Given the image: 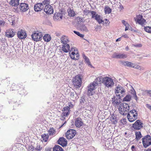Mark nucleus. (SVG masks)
<instances>
[{
    "mask_svg": "<svg viewBox=\"0 0 151 151\" xmlns=\"http://www.w3.org/2000/svg\"><path fill=\"white\" fill-rule=\"evenodd\" d=\"M133 65H134V63H132L130 62H128L127 65V66L133 68Z\"/></svg>",
    "mask_w": 151,
    "mask_h": 151,
    "instance_id": "obj_48",
    "label": "nucleus"
},
{
    "mask_svg": "<svg viewBox=\"0 0 151 151\" xmlns=\"http://www.w3.org/2000/svg\"><path fill=\"white\" fill-rule=\"evenodd\" d=\"M73 85L76 88H80L81 85L82 79L80 75H78L73 79Z\"/></svg>",
    "mask_w": 151,
    "mask_h": 151,
    "instance_id": "obj_4",
    "label": "nucleus"
},
{
    "mask_svg": "<svg viewBox=\"0 0 151 151\" xmlns=\"http://www.w3.org/2000/svg\"><path fill=\"white\" fill-rule=\"evenodd\" d=\"M146 92H147V94L148 95L151 97V90H147L146 91Z\"/></svg>",
    "mask_w": 151,
    "mask_h": 151,
    "instance_id": "obj_55",
    "label": "nucleus"
},
{
    "mask_svg": "<svg viewBox=\"0 0 151 151\" xmlns=\"http://www.w3.org/2000/svg\"><path fill=\"white\" fill-rule=\"evenodd\" d=\"M136 17H134V18L135 21L136 22L143 18L142 16L140 14L137 15Z\"/></svg>",
    "mask_w": 151,
    "mask_h": 151,
    "instance_id": "obj_39",
    "label": "nucleus"
},
{
    "mask_svg": "<svg viewBox=\"0 0 151 151\" xmlns=\"http://www.w3.org/2000/svg\"><path fill=\"white\" fill-rule=\"evenodd\" d=\"M53 151H63V148L59 145H55L53 148Z\"/></svg>",
    "mask_w": 151,
    "mask_h": 151,
    "instance_id": "obj_28",
    "label": "nucleus"
},
{
    "mask_svg": "<svg viewBox=\"0 0 151 151\" xmlns=\"http://www.w3.org/2000/svg\"><path fill=\"white\" fill-rule=\"evenodd\" d=\"M102 77H98L93 82L90 83L87 87V94L88 96H90L93 95V91L95 87L97 85L102 83Z\"/></svg>",
    "mask_w": 151,
    "mask_h": 151,
    "instance_id": "obj_1",
    "label": "nucleus"
},
{
    "mask_svg": "<svg viewBox=\"0 0 151 151\" xmlns=\"http://www.w3.org/2000/svg\"><path fill=\"white\" fill-rule=\"evenodd\" d=\"M83 59L85 60H86V59H87V58H87L85 55V54H83Z\"/></svg>",
    "mask_w": 151,
    "mask_h": 151,
    "instance_id": "obj_60",
    "label": "nucleus"
},
{
    "mask_svg": "<svg viewBox=\"0 0 151 151\" xmlns=\"http://www.w3.org/2000/svg\"><path fill=\"white\" fill-rule=\"evenodd\" d=\"M58 143L63 147H64L66 145L67 141L64 137H60L58 141Z\"/></svg>",
    "mask_w": 151,
    "mask_h": 151,
    "instance_id": "obj_19",
    "label": "nucleus"
},
{
    "mask_svg": "<svg viewBox=\"0 0 151 151\" xmlns=\"http://www.w3.org/2000/svg\"><path fill=\"white\" fill-rule=\"evenodd\" d=\"M127 57V55L124 54L114 53L112 55V58H124Z\"/></svg>",
    "mask_w": 151,
    "mask_h": 151,
    "instance_id": "obj_17",
    "label": "nucleus"
},
{
    "mask_svg": "<svg viewBox=\"0 0 151 151\" xmlns=\"http://www.w3.org/2000/svg\"><path fill=\"white\" fill-rule=\"evenodd\" d=\"M131 93L133 95L136 94V92L134 89L132 88V89L131 90Z\"/></svg>",
    "mask_w": 151,
    "mask_h": 151,
    "instance_id": "obj_51",
    "label": "nucleus"
},
{
    "mask_svg": "<svg viewBox=\"0 0 151 151\" xmlns=\"http://www.w3.org/2000/svg\"><path fill=\"white\" fill-rule=\"evenodd\" d=\"M62 50L65 52H68L70 50V46L69 44H65L63 45Z\"/></svg>",
    "mask_w": 151,
    "mask_h": 151,
    "instance_id": "obj_22",
    "label": "nucleus"
},
{
    "mask_svg": "<svg viewBox=\"0 0 151 151\" xmlns=\"http://www.w3.org/2000/svg\"><path fill=\"white\" fill-rule=\"evenodd\" d=\"M16 32L14 29H10L7 30L6 32V36L9 38H12L15 35Z\"/></svg>",
    "mask_w": 151,
    "mask_h": 151,
    "instance_id": "obj_12",
    "label": "nucleus"
},
{
    "mask_svg": "<svg viewBox=\"0 0 151 151\" xmlns=\"http://www.w3.org/2000/svg\"><path fill=\"white\" fill-rule=\"evenodd\" d=\"M131 96L129 95H127L123 99L124 101H129L131 100Z\"/></svg>",
    "mask_w": 151,
    "mask_h": 151,
    "instance_id": "obj_31",
    "label": "nucleus"
},
{
    "mask_svg": "<svg viewBox=\"0 0 151 151\" xmlns=\"http://www.w3.org/2000/svg\"><path fill=\"white\" fill-rule=\"evenodd\" d=\"M28 150L29 151H33L35 150V147L32 146H29V147H28Z\"/></svg>",
    "mask_w": 151,
    "mask_h": 151,
    "instance_id": "obj_47",
    "label": "nucleus"
},
{
    "mask_svg": "<svg viewBox=\"0 0 151 151\" xmlns=\"http://www.w3.org/2000/svg\"><path fill=\"white\" fill-rule=\"evenodd\" d=\"M95 19L97 21L99 24H101L102 22L104 23V21L102 20V17L99 15H97Z\"/></svg>",
    "mask_w": 151,
    "mask_h": 151,
    "instance_id": "obj_27",
    "label": "nucleus"
},
{
    "mask_svg": "<svg viewBox=\"0 0 151 151\" xmlns=\"http://www.w3.org/2000/svg\"><path fill=\"white\" fill-rule=\"evenodd\" d=\"M106 21V22H105V23H106V24H109V21H107V19H105Z\"/></svg>",
    "mask_w": 151,
    "mask_h": 151,
    "instance_id": "obj_63",
    "label": "nucleus"
},
{
    "mask_svg": "<svg viewBox=\"0 0 151 151\" xmlns=\"http://www.w3.org/2000/svg\"><path fill=\"white\" fill-rule=\"evenodd\" d=\"M45 12L48 14H51L53 13V11L52 7L50 5L45 6L44 9Z\"/></svg>",
    "mask_w": 151,
    "mask_h": 151,
    "instance_id": "obj_16",
    "label": "nucleus"
},
{
    "mask_svg": "<svg viewBox=\"0 0 151 151\" xmlns=\"http://www.w3.org/2000/svg\"><path fill=\"white\" fill-rule=\"evenodd\" d=\"M105 13L106 14H109L111 12V9L108 6H106L104 9Z\"/></svg>",
    "mask_w": 151,
    "mask_h": 151,
    "instance_id": "obj_32",
    "label": "nucleus"
},
{
    "mask_svg": "<svg viewBox=\"0 0 151 151\" xmlns=\"http://www.w3.org/2000/svg\"><path fill=\"white\" fill-rule=\"evenodd\" d=\"M19 8L22 12H25L29 9L28 5L25 3H21L20 4Z\"/></svg>",
    "mask_w": 151,
    "mask_h": 151,
    "instance_id": "obj_14",
    "label": "nucleus"
},
{
    "mask_svg": "<svg viewBox=\"0 0 151 151\" xmlns=\"http://www.w3.org/2000/svg\"><path fill=\"white\" fill-rule=\"evenodd\" d=\"M70 107L69 106L64 107L63 108L62 111H63L62 116V119H65V117L68 116L70 113Z\"/></svg>",
    "mask_w": 151,
    "mask_h": 151,
    "instance_id": "obj_13",
    "label": "nucleus"
},
{
    "mask_svg": "<svg viewBox=\"0 0 151 151\" xmlns=\"http://www.w3.org/2000/svg\"><path fill=\"white\" fill-rule=\"evenodd\" d=\"M76 93H75L73 92H71L70 96L71 97H73L74 99L75 98H76Z\"/></svg>",
    "mask_w": 151,
    "mask_h": 151,
    "instance_id": "obj_52",
    "label": "nucleus"
},
{
    "mask_svg": "<svg viewBox=\"0 0 151 151\" xmlns=\"http://www.w3.org/2000/svg\"><path fill=\"white\" fill-rule=\"evenodd\" d=\"M128 62V61H123L122 62V64L124 66H127Z\"/></svg>",
    "mask_w": 151,
    "mask_h": 151,
    "instance_id": "obj_56",
    "label": "nucleus"
},
{
    "mask_svg": "<svg viewBox=\"0 0 151 151\" xmlns=\"http://www.w3.org/2000/svg\"><path fill=\"white\" fill-rule=\"evenodd\" d=\"M145 30L148 33H151V27L147 26L144 27Z\"/></svg>",
    "mask_w": 151,
    "mask_h": 151,
    "instance_id": "obj_41",
    "label": "nucleus"
},
{
    "mask_svg": "<svg viewBox=\"0 0 151 151\" xmlns=\"http://www.w3.org/2000/svg\"><path fill=\"white\" fill-rule=\"evenodd\" d=\"M49 135L52 136L55 133V131L54 129L53 128H50L48 131Z\"/></svg>",
    "mask_w": 151,
    "mask_h": 151,
    "instance_id": "obj_30",
    "label": "nucleus"
},
{
    "mask_svg": "<svg viewBox=\"0 0 151 151\" xmlns=\"http://www.w3.org/2000/svg\"><path fill=\"white\" fill-rule=\"evenodd\" d=\"M133 98L137 101V99H138V97L136 95V94L133 95Z\"/></svg>",
    "mask_w": 151,
    "mask_h": 151,
    "instance_id": "obj_57",
    "label": "nucleus"
},
{
    "mask_svg": "<svg viewBox=\"0 0 151 151\" xmlns=\"http://www.w3.org/2000/svg\"><path fill=\"white\" fill-rule=\"evenodd\" d=\"M60 40L61 42L63 45L67 44L69 41L68 37L65 36H62L60 38Z\"/></svg>",
    "mask_w": 151,
    "mask_h": 151,
    "instance_id": "obj_24",
    "label": "nucleus"
},
{
    "mask_svg": "<svg viewBox=\"0 0 151 151\" xmlns=\"http://www.w3.org/2000/svg\"><path fill=\"white\" fill-rule=\"evenodd\" d=\"M122 23L125 26H129V24L127 22H125L124 20H122Z\"/></svg>",
    "mask_w": 151,
    "mask_h": 151,
    "instance_id": "obj_50",
    "label": "nucleus"
},
{
    "mask_svg": "<svg viewBox=\"0 0 151 151\" xmlns=\"http://www.w3.org/2000/svg\"><path fill=\"white\" fill-rule=\"evenodd\" d=\"M42 4L43 5H45V6H47V5H50V2L48 0H45L42 2Z\"/></svg>",
    "mask_w": 151,
    "mask_h": 151,
    "instance_id": "obj_42",
    "label": "nucleus"
},
{
    "mask_svg": "<svg viewBox=\"0 0 151 151\" xmlns=\"http://www.w3.org/2000/svg\"><path fill=\"white\" fill-rule=\"evenodd\" d=\"M85 61L87 63V64L88 65L91 66L89 60L88 58H87L86 60H85Z\"/></svg>",
    "mask_w": 151,
    "mask_h": 151,
    "instance_id": "obj_54",
    "label": "nucleus"
},
{
    "mask_svg": "<svg viewBox=\"0 0 151 151\" xmlns=\"http://www.w3.org/2000/svg\"><path fill=\"white\" fill-rule=\"evenodd\" d=\"M136 139L137 140L139 139L142 137V136L140 132H136L135 133Z\"/></svg>",
    "mask_w": 151,
    "mask_h": 151,
    "instance_id": "obj_33",
    "label": "nucleus"
},
{
    "mask_svg": "<svg viewBox=\"0 0 151 151\" xmlns=\"http://www.w3.org/2000/svg\"><path fill=\"white\" fill-rule=\"evenodd\" d=\"M68 15L71 17H73L74 16L75 13L74 11L70 8L68 9Z\"/></svg>",
    "mask_w": 151,
    "mask_h": 151,
    "instance_id": "obj_35",
    "label": "nucleus"
},
{
    "mask_svg": "<svg viewBox=\"0 0 151 151\" xmlns=\"http://www.w3.org/2000/svg\"><path fill=\"white\" fill-rule=\"evenodd\" d=\"M142 142L144 147H147L151 145V137L147 135L142 139Z\"/></svg>",
    "mask_w": 151,
    "mask_h": 151,
    "instance_id": "obj_7",
    "label": "nucleus"
},
{
    "mask_svg": "<svg viewBox=\"0 0 151 151\" xmlns=\"http://www.w3.org/2000/svg\"><path fill=\"white\" fill-rule=\"evenodd\" d=\"M80 29L81 30L85 32H87L88 31V30L87 28L85 25H83L81 26L80 27Z\"/></svg>",
    "mask_w": 151,
    "mask_h": 151,
    "instance_id": "obj_36",
    "label": "nucleus"
},
{
    "mask_svg": "<svg viewBox=\"0 0 151 151\" xmlns=\"http://www.w3.org/2000/svg\"><path fill=\"white\" fill-rule=\"evenodd\" d=\"M83 59L85 60H86V59H87V58H87L85 55V54H83Z\"/></svg>",
    "mask_w": 151,
    "mask_h": 151,
    "instance_id": "obj_59",
    "label": "nucleus"
},
{
    "mask_svg": "<svg viewBox=\"0 0 151 151\" xmlns=\"http://www.w3.org/2000/svg\"><path fill=\"white\" fill-rule=\"evenodd\" d=\"M138 116L137 111L134 109L130 110L128 113L127 118L128 120L132 122L137 119Z\"/></svg>",
    "mask_w": 151,
    "mask_h": 151,
    "instance_id": "obj_3",
    "label": "nucleus"
},
{
    "mask_svg": "<svg viewBox=\"0 0 151 151\" xmlns=\"http://www.w3.org/2000/svg\"><path fill=\"white\" fill-rule=\"evenodd\" d=\"M73 50L74 51H76V48L75 47H74V48L71 47L70 51H73Z\"/></svg>",
    "mask_w": 151,
    "mask_h": 151,
    "instance_id": "obj_61",
    "label": "nucleus"
},
{
    "mask_svg": "<svg viewBox=\"0 0 151 151\" xmlns=\"http://www.w3.org/2000/svg\"><path fill=\"white\" fill-rule=\"evenodd\" d=\"M122 96L119 94L116 95L112 99L113 104L115 106H117L120 104V99Z\"/></svg>",
    "mask_w": 151,
    "mask_h": 151,
    "instance_id": "obj_11",
    "label": "nucleus"
},
{
    "mask_svg": "<svg viewBox=\"0 0 151 151\" xmlns=\"http://www.w3.org/2000/svg\"><path fill=\"white\" fill-rule=\"evenodd\" d=\"M85 14H88V13H90L92 15V18L95 19L97 15H99L96 14V13L93 11H89L88 10H84V11Z\"/></svg>",
    "mask_w": 151,
    "mask_h": 151,
    "instance_id": "obj_21",
    "label": "nucleus"
},
{
    "mask_svg": "<svg viewBox=\"0 0 151 151\" xmlns=\"http://www.w3.org/2000/svg\"><path fill=\"white\" fill-rule=\"evenodd\" d=\"M44 8V6L42 3H39L36 4L34 6V9L36 12L41 11Z\"/></svg>",
    "mask_w": 151,
    "mask_h": 151,
    "instance_id": "obj_20",
    "label": "nucleus"
},
{
    "mask_svg": "<svg viewBox=\"0 0 151 151\" xmlns=\"http://www.w3.org/2000/svg\"><path fill=\"white\" fill-rule=\"evenodd\" d=\"M18 37L20 39H25L27 37V34L25 31L21 29L19 31L18 33Z\"/></svg>",
    "mask_w": 151,
    "mask_h": 151,
    "instance_id": "obj_15",
    "label": "nucleus"
},
{
    "mask_svg": "<svg viewBox=\"0 0 151 151\" xmlns=\"http://www.w3.org/2000/svg\"><path fill=\"white\" fill-rule=\"evenodd\" d=\"M75 125L77 127L79 128L83 125V122L80 118H77L75 119Z\"/></svg>",
    "mask_w": 151,
    "mask_h": 151,
    "instance_id": "obj_18",
    "label": "nucleus"
},
{
    "mask_svg": "<svg viewBox=\"0 0 151 151\" xmlns=\"http://www.w3.org/2000/svg\"><path fill=\"white\" fill-rule=\"evenodd\" d=\"M122 37H124V38H129L128 36L126 34H125L123 35L122 36Z\"/></svg>",
    "mask_w": 151,
    "mask_h": 151,
    "instance_id": "obj_58",
    "label": "nucleus"
},
{
    "mask_svg": "<svg viewBox=\"0 0 151 151\" xmlns=\"http://www.w3.org/2000/svg\"><path fill=\"white\" fill-rule=\"evenodd\" d=\"M63 18L62 14L60 12L56 13L55 14L54 18L57 19H61Z\"/></svg>",
    "mask_w": 151,
    "mask_h": 151,
    "instance_id": "obj_25",
    "label": "nucleus"
},
{
    "mask_svg": "<svg viewBox=\"0 0 151 151\" xmlns=\"http://www.w3.org/2000/svg\"><path fill=\"white\" fill-rule=\"evenodd\" d=\"M42 137L44 141L46 142L48 139L49 135L47 134H44L42 135Z\"/></svg>",
    "mask_w": 151,
    "mask_h": 151,
    "instance_id": "obj_37",
    "label": "nucleus"
},
{
    "mask_svg": "<svg viewBox=\"0 0 151 151\" xmlns=\"http://www.w3.org/2000/svg\"><path fill=\"white\" fill-rule=\"evenodd\" d=\"M77 52H73V51L71 52V55H70V56L71 58L72 59H73L74 60H77V59L75 57V55H76V53Z\"/></svg>",
    "mask_w": 151,
    "mask_h": 151,
    "instance_id": "obj_40",
    "label": "nucleus"
},
{
    "mask_svg": "<svg viewBox=\"0 0 151 151\" xmlns=\"http://www.w3.org/2000/svg\"><path fill=\"white\" fill-rule=\"evenodd\" d=\"M129 109V106L125 103L121 104L119 108L120 113L124 115H126L128 113Z\"/></svg>",
    "mask_w": 151,
    "mask_h": 151,
    "instance_id": "obj_2",
    "label": "nucleus"
},
{
    "mask_svg": "<svg viewBox=\"0 0 151 151\" xmlns=\"http://www.w3.org/2000/svg\"><path fill=\"white\" fill-rule=\"evenodd\" d=\"M132 46L137 47H140L142 45L141 44H133Z\"/></svg>",
    "mask_w": 151,
    "mask_h": 151,
    "instance_id": "obj_49",
    "label": "nucleus"
},
{
    "mask_svg": "<svg viewBox=\"0 0 151 151\" xmlns=\"http://www.w3.org/2000/svg\"><path fill=\"white\" fill-rule=\"evenodd\" d=\"M76 20L77 21L78 23L83 22V18L80 17H77L76 19Z\"/></svg>",
    "mask_w": 151,
    "mask_h": 151,
    "instance_id": "obj_43",
    "label": "nucleus"
},
{
    "mask_svg": "<svg viewBox=\"0 0 151 151\" xmlns=\"http://www.w3.org/2000/svg\"><path fill=\"white\" fill-rule=\"evenodd\" d=\"M115 90L116 95L119 94L122 97L124 96L126 92L125 87L120 85L118 86L116 88Z\"/></svg>",
    "mask_w": 151,
    "mask_h": 151,
    "instance_id": "obj_6",
    "label": "nucleus"
},
{
    "mask_svg": "<svg viewBox=\"0 0 151 151\" xmlns=\"http://www.w3.org/2000/svg\"><path fill=\"white\" fill-rule=\"evenodd\" d=\"M137 148L134 145L132 146L131 149L132 151H136Z\"/></svg>",
    "mask_w": 151,
    "mask_h": 151,
    "instance_id": "obj_53",
    "label": "nucleus"
},
{
    "mask_svg": "<svg viewBox=\"0 0 151 151\" xmlns=\"http://www.w3.org/2000/svg\"><path fill=\"white\" fill-rule=\"evenodd\" d=\"M133 68L138 69L139 70H143V68L139 65L134 63Z\"/></svg>",
    "mask_w": 151,
    "mask_h": 151,
    "instance_id": "obj_38",
    "label": "nucleus"
},
{
    "mask_svg": "<svg viewBox=\"0 0 151 151\" xmlns=\"http://www.w3.org/2000/svg\"><path fill=\"white\" fill-rule=\"evenodd\" d=\"M5 22L4 21L0 20V26L1 27H4L5 25Z\"/></svg>",
    "mask_w": 151,
    "mask_h": 151,
    "instance_id": "obj_46",
    "label": "nucleus"
},
{
    "mask_svg": "<svg viewBox=\"0 0 151 151\" xmlns=\"http://www.w3.org/2000/svg\"><path fill=\"white\" fill-rule=\"evenodd\" d=\"M143 123L140 120H137L132 125V127L135 130H139L143 127Z\"/></svg>",
    "mask_w": 151,
    "mask_h": 151,
    "instance_id": "obj_10",
    "label": "nucleus"
},
{
    "mask_svg": "<svg viewBox=\"0 0 151 151\" xmlns=\"http://www.w3.org/2000/svg\"><path fill=\"white\" fill-rule=\"evenodd\" d=\"M147 107L151 110V106L149 104H147Z\"/></svg>",
    "mask_w": 151,
    "mask_h": 151,
    "instance_id": "obj_64",
    "label": "nucleus"
},
{
    "mask_svg": "<svg viewBox=\"0 0 151 151\" xmlns=\"http://www.w3.org/2000/svg\"><path fill=\"white\" fill-rule=\"evenodd\" d=\"M129 26H126L125 30V31L127 30L129 28Z\"/></svg>",
    "mask_w": 151,
    "mask_h": 151,
    "instance_id": "obj_62",
    "label": "nucleus"
},
{
    "mask_svg": "<svg viewBox=\"0 0 151 151\" xmlns=\"http://www.w3.org/2000/svg\"><path fill=\"white\" fill-rule=\"evenodd\" d=\"M42 33L41 32L34 33L32 35V40L36 42L40 41L42 40Z\"/></svg>",
    "mask_w": 151,
    "mask_h": 151,
    "instance_id": "obj_8",
    "label": "nucleus"
},
{
    "mask_svg": "<svg viewBox=\"0 0 151 151\" xmlns=\"http://www.w3.org/2000/svg\"><path fill=\"white\" fill-rule=\"evenodd\" d=\"M136 23H138L143 26L144 25V23H146V20L142 18L136 22Z\"/></svg>",
    "mask_w": 151,
    "mask_h": 151,
    "instance_id": "obj_29",
    "label": "nucleus"
},
{
    "mask_svg": "<svg viewBox=\"0 0 151 151\" xmlns=\"http://www.w3.org/2000/svg\"><path fill=\"white\" fill-rule=\"evenodd\" d=\"M42 148L40 146V145H38L36 148H35V150H36L40 151L41 150Z\"/></svg>",
    "mask_w": 151,
    "mask_h": 151,
    "instance_id": "obj_45",
    "label": "nucleus"
},
{
    "mask_svg": "<svg viewBox=\"0 0 151 151\" xmlns=\"http://www.w3.org/2000/svg\"><path fill=\"white\" fill-rule=\"evenodd\" d=\"M19 0H11L9 4L12 6H17L19 4Z\"/></svg>",
    "mask_w": 151,
    "mask_h": 151,
    "instance_id": "obj_23",
    "label": "nucleus"
},
{
    "mask_svg": "<svg viewBox=\"0 0 151 151\" xmlns=\"http://www.w3.org/2000/svg\"><path fill=\"white\" fill-rule=\"evenodd\" d=\"M102 83L107 87H111L114 84L113 80L107 77L102 78Z\"/></svg>",
    "mask_w": 151,
    "mask_h": 151,
    "instance_id": "obj_5",
    "label": "nucleus"
},
{
    "mask_svg": "<svg viewBox=\"0 0 151 151\" xmlns=\"http://www.w3.org/2000/svg\"><path fill=\"white\" fill-rule=\"evenodd\" d=\"M44 40L46 42H49L51 39V37L50 35L49 34H45L43 37Z\"/></svg>",
    "mask_w": 151,
    "mask_h": 151,
    "instance_id": "obj_26",
    "label": "nucleus"
},
{
    "mask_svg": "<svg viewBox=\"0 0 151 151\" xmlns=\"http://www.w3.org/2000/svg\"><path fill=\"white\" fill-rule=\"evenodd\" d=\"M73 32L75 34L81 38H83L84 36V35H83L80 34L79 32L76 31H74Z\"/></svg>",
    "mask_w": 151,
    "mask_h": 151,
    "instance_id": "obj_44",
    "label": "nucleus"
},
{
    "mask_svg": "<svg viewBox=\"0 0 151 151\" xmlns=\"http://www.w3.org/2000/svg\"><path fill=\"white\" fill-rule=\"evenodd\" d=\"M110 119L114 124H116L117 122V120L116 117L114 115H113V116L111 117Z\"/></svg>",
    "mask_w": 151,
    "mask_h": 151,
    "instance_id": "obj_34",
    "label": "nucleus"
},
{
    "mask_svg": "<svg viewBox=\"0 0 151 151\" xmlns=\"http://www.w3.org/2000/svg\"><path fill=\"white\" fill-rule=\"evenodd\" d=\"M76 134V131L74 129H70L68 130L65 134V136L66 138L70 139H72L75 135Z\"/></svg>",
    "mask_w": 151,
    "mask_h": 151,
    "instance_id": "obj_9",
    "label": "nucleus"
}]
</instances>
